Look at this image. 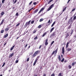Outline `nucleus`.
Here are the masks:
<instances>
[{
	"mask_svg": "<svg viewBox=\"0 0 76 76\" xmlns=\"http://www.w3.org/2000/svg\"><path fill=\"white\" fill-rule=\"evenodd\" d=\"M40 57V56H38L37 58H36V60H35L34 64H33V66H35V64H36V63H37V60L39 59V58Z\"/></svg>",
	"mask_w": 76,
	"mask_h": 76,
	"instance_id": "nucleus-1",
	"label": "nucleus"
},
{
	"mask_svg": "<svg viewBox=\"0 0 76 76\" xmlns=\"http://www.w3.org/2000/svg\"><path fill=\"white\" fill-rule=\"evenodd\" d=\"M54 4H52L50 6V7L48 8V9L47 10V11H49V10H51L52 8L53 7V6H54Z\"/></svg>",
	"mask_w": 76,
	"mask_h": 76,
	"instance_id": "nucleus-2",
	"label": "nucleus"
},
{
	"mask_svg": "<svg viewBox=\"0 0 76 76\" xmlns=\"http://www.w3.org/2000/svg\"><path fill=\"white\" fill-rule=\"evenodd\" d=\"M72 17H71L69 20L68 21V23H70V22H71V23H73V20H72Z\"/></svg>",
	"mask_w": 76,
	"mask_h": 76,
	"instance_id": "nucleus-3",
	"label": "nucleus"
},
{
	"mask_svg": "<svg viewBox=\"0 0 76 76\" xmlns=\"http://www.w3.org/2000/svg\"><path fill=\"white\" fill-rule=\"evenodd\" d=\"M58 48H57L56 50H55V51H54L53 52V53L52 54V55H53L55 53V54H56L57 53V51H58Z\"/></svg>",
	"mask_w": 76,
	"mask_h": 76,
	"instance_id": "nucleus-4",
	"label": "nucleus"
},
{
	"mask_svg": "<svg viewBox=\"0 0 76 76\" xmlns=\"http://www.w3.org/2000/svg\"><path fill=\"white\" fill-rule=\"evenodd\" d=\"M56 32L54 31L53 32V34L51 35V36H50V37H53L54 36H55L56 35Z\"/></svg>",
	"mask_w": 76,
	"mask_h": 76,
	"instance_id": "nucleus-5",
	"label": "nucleus"
},
{
	"mask_svg": "<svg viewBox=\"0 0 76 76\" xmlns=\"http://www.w3.org/2000/svg\"><path fill=\"white\" fill-rule=\"evenodd\" d=\"M44 9H45V8L44 7L42 8L41 9V10L39 12L38 14H39V13H41V12H42V11H43V10H44Z\"/></svg>",
	"mask_w": 76,
	"mask_h": 76,
	"instance_id": "nucleus-6",
	"label": "nucleus"
},
{
	"mask_svg": "<svg viewBox=\"0 0 76 76\" xmlns=\"http://www.w3.org/2000/svg\"><path fill=\"white\" fill-rule=\"evenodd\" d=\"M48 44V39H46L45 40V45H47Z\"/></svg>",
	"mask_w": 76,
	"mask_h": 76,
	"instance_id": "nucleus-7",
	"label": "nucleus"
},
{
	"mask_svg": "<svg viewBox=\"0 0 76 76\" xmlns=\"http://www.w3.org/2000/svg\"><path fill=\"white\" fill-rule=\"evenodd\" d=\"M62 53L63 54H64V51H65L64 48V47H62Z\"/></svg>",
	"mask_w": 76,
	"mask_h": 76,
	"instance_id": "nucleus-8",
	"label": "nucleus"
},
{
	"mask_svg": "<svg viewBox=\"0 0 76 76\" xmlns=\"http://www.w3.org/2000/svg\"><path fill=\"white\" fill-rule=\"evenodd\" d=\"M31 22V20L29 21L28 22H27L26 24V25L27 26V25H29V24H30V23Z\"/></svg>",
	"mask_w": 76,
	"mask_h": 76,
	"instance_id": "nucleus-9",
	"label": "nucleus"
},
{
	"mask_svg": "<svg viewBox=\"0 0 76 76\" xmlns=\"http://www.w3.org/2000/svg\"><path fill=\"white\" fill-rule=\"evenodd\" d=\"M39 53H40V51L39 50H37L34 52V53L37 55H38V54Z\"/></svg>",
	"mask_w": 76,
	"mask_h": 76,
	"instance_id": "nucleus-10",
	"label": "nucleus"
},
{
	"mask_svg": "<svg viewBox=\"0 0 76 76\" xmlns=\"http://www.w3.org/2000/svg\"><path fill=\"white\" fill-rule=\"evenodd\" d=\"M4 22V19H3L2 20L0 24V26H1V25H2L3 23V22Z\"/></svg>",
	"mask_w": 76,
	"mask_h": 76,
	"instance_id": "nucleus-11",
	"label": "nucleus"
},
{
	"mask_svg": "<svg viewBox=\"0 0 76 76\" xmlns=\"http://www.w3.org/2000/svg\"><path fill=\"white\" fill-rule=\"evenodd\" d=\"M14 55V53H12V54H11L9 56V58H11Z\"/></svg>",
	"mask_w": 76,
	"mask_h": 76,
	"instance_id": "nucleus-12",
	"label": "nucleus"
},
{
	"mask_svg": "<svg viewBox=\"0 0 76 76\" xmlns=\"http://www.w3.org/2000/svg\"><path fill=\"white\" fill-rule=\"evenodd\" d=\"M47 34V31L45 32L44 33H43L42 35V37H44V36H45V35H46V34Z\"/></svg>",
	"mask_w": 76,
	"mask_h": 76,
	"instance_id": "nucleus-13",
	"label": "nucleus"
},
{
	"mask_svg": "<svg viewBox=\"0 0 76 76\" xmlns=\"http://www.w3.org/2000/svg\"><path fill=\"white\" fill-rule=\"evenodd\" d=\"M8 36V34H6V35H4V38H7V37Z\"/></svg>",
	"mask_w": 76,
	"mask_h": 76,
	"instance_id": "nucleus-14",
	"label": "nucleus"
},
{
	"mask_svg": "<svg viewBox=\"0 0 76 76\" xmlns=\"http://www.w3.org/2000/svg\"><path fill=\"white\" fill-rule=\"evenodd\" d=\"M69 44H70V43L69 42H67L66 46V48H68V47H69Z\"/></svg>",
	"mask_w": 76,
	"mask_h": 76,
	"instance_id": "nucleus-15",
	"label": "nucleus"
},
{
	"mask_svg": "<svg viewBox=\"0 0 76 76\" xmlns=\"http://www.w3.org/2000/svg\"><path fill=\"white\" fill-rule=\"evenodd\" d=\"M58 60H59V61H61V57H60V55L58 56Z\"/></svg>",
	"mask_w": 76,
	"mask_h": 76,
	"instance_id": "nucleus-16",
	"label": "nucleus"
},
{
	"mask_svg": "<svg viewBox=\"0 0 76 76\" xmlns=\"http://www.w3.org/2000/svg\"><path fill=\"white\" fill-rule=\"evenodd\" d=\"M15 47V45H13V46L12 47V48H10V51H12V50H13V48H14V47Z\"/></svg>",
	"mask_w": 76,
	"mask_h": 76,
	"instance_id": "nucleus-17",
	"label": "nucleus"
},
{
	"mask_svg": "<svg viewBox=\"0 0 76 76\" xmlns=\"http://www.w3.org/2000/svg\"><path fill=\"white\" fill-rule=\"evenodd\" d=\"M38 11V9H37L36 10H35V11L34 12V14H35V13H37V12Z\"/></svg>",
	"mask_w": 76,
	"mask_h": 76,
	"instance_id": "nucleus-18",
	"label": "nucleus"
},
{
	"mask_svg": "<svg viewBox=\"0 0 76 76\" xmlns=\"http://www.w3.org/2000/svg\"><path fill=\"white\" fill-rule=\"evenodd\" d=\"M76 64V62H74L72 63V66H74V65Z\"/></svg>",
	"mask_w": 76,
	"mask_h": 76,
	"instance_id": "nucleus-19",
	"label": "nucleus"
},
{
	"mask_svg": "<svg viewBox=\"0 0 76 76\" xmlns=\"http://www.w3.org/2000/svg\"><path fill=\"white\" fill-rule=\"evenodd\" d=\"M37 55L36 54H35V53H34L32 57L33 58L35 57Z\"/></svg>",
	"mask_w": 76,
	"mask_h": 76,
	"instance_id": "nucleus-20",
	"label": "nucleus"
},
{
	"mask_svg": "<svg viewBox=\"0 0 76 76\" xmlns=\"http://www.w3.org/2000/svg\"><path fill=\"white\" fill-rule=\"evenodd\" d=\"M54 27L52 28L50 30V32H52L54 30Z\"/></svg>",
	"mask_w": 76,
	"mask_h": 76,
	"instance_id": "nucleus-21",
	"label": "nucleus"
},
{
	"mask_svg": "<svg viewBox=\"0 0 76 76\" xmlns=\"http://www.w3.org/2000/svg\"><path fill=\"white\" fill-rule=\"evenodd\" d=\"M56 23V21L54 22L51 25V27H53L55 24Z\"/></svg>",
	"mask_w": 76,
	"mask_h": 76,
	"instance_id": "nucleus-22",
	"label": "nucleus"
},
{
	"mask_svg": "<svg viewBox=\"0 0 76 76\" xmlns=\"http://www.w3.org/2000/svg\"><path fill=\"white\" fill-rule=\"evenodd\" d=\"M9 28H7L5 29V31H8L9 30Z\"/></svg>",
	"mask_w": 76,
	"mask_h": 76,
	"instance_id": "nucleus-23",
	"label": "nucleus"
},
{
	"mask_svg": "<svg viewBox=\"0 0 76 76\" xmlns=\"http://www.w3.org/2000/svg\"><path fill=\"white\" fill-rule=\"evenodd\" d=\"M66 50L68 52L70 51H71V48H68Z\"/></svg>",
	"mask_w": 76,
	"mask_h": 76,
	"instance_id": "nucleus-24",
	"label": "nucleus"
},
{
	"mask_svg": "<svg viewBox=\"0 0 76 76\" xmlns=\"http://www.w3.org/2000/svg\"><path fill=\"white\" fill-rule=\"evenodd\" d=\"M71 25H72V24H71L69 26V27L68 28V29H70V28H71Z\"/></svg>",
	"mask_w": 76,
	"mask_h": 76,
	"instance_id": "nucleus-25",
	"label": "nucleus"
},
{
	"mask_svg": "<svg viewBox=\"0 0 76 76\" xmlns=\"http://www.w3.org/2000/svg\"><path fill=\"white\" fill-rule=\"evenodd\" d=\"M58 76H63V75H62V74H61V73H60L58 75Z\"/></svg>",
	"mask_w": 76,
	"mask_h": 76,
	"instance_id": "nucleus-26",
	"label": "nucleus"
},
{
	"mask_svg": "<svg viewBox=\"0 0 76 76\" xmlns=\"http://www.w3.org/2000/svg\"><path fill=\"white\" fill-rule=\"evenodd\" d=\"M68 68L69 69H70L72 68V66L70 65H68Z\"/></svg>",
	"mask_w": 76,
	"mask_h": 76,
	"instance_id": "nucleus-27",
	"label": "nucleus"
},
{
	"mask_svg": "<svg viewBox=\"0 0 76 76\" xmlns=\"http://www.w3.org/2000/svg\"><path fill=\"white\" fill-rule=\"evenodd\" d=\"M4 14V12H1V16H3Z\"/></svg>",
	"mask_w": 76,
	"mask_h": 76,
	"instance_id": "nucleus-28",
	"label": "nucleus"
},
{
	"mask_svg": "<svg viewBox=\"0 0 76 76\" xmlns=\"http://www.w3.org/2000/svg\"><path fill=\"white\" fill-rule=\"evenodd\" d=\"M69 36V33H67L66 35V37L67 38V37H68Z\"/></svg>",
	"mask_w": 76,
	"mask_h": 76,
	"instance_id": "nucleus-29",
	"label": "nucleus"
},
{
	"mask_svg": "<svg viewBox=\"0 0 76 76\" xmlns=\"http://www.w3.org/2000/svg\"><path fill=\"white\" fill-rule=\"evenodd\" d=\"M66 8H67V7H65L64 8L63 10V12H64V11L66 10Z\"/></svg>",
	"mask_w": 76,
	"mask_h": 76,
	"instance_id": "nucleus-30",
	"label": "nucleus"
},
{
	"mask_svg": "<svg viewBox=\"0 0 76 76\" xmlns=\"http://www.w3.org/2000/svg\"><path fill=\"white\" fill-rule=\"evenodd\" d=\"M74 31H73V30H72L71 31V35H72V34H73V32H74Z\"/></svg>",
	"mask_w": 76,
	"mask_h": 76,
	"instance_id": "nucleus-31",
	"label": "nucleus"
},
{
	"mask_svg": "<svg viewBox=\"0 0 76 76\" xmlns=\"http://www.w3.org/2000/svg\"><path fill=\"white\" fill-rule=\"evenodd\" d=\"M54 41H53L51 43V44H50L51 46L52 45H53V43H54Z\"/></svg>",
	"mask_w": 76,
	"mask_h": 76,
	"instance_id": "nucleus-32",
	"label": "nucleus"
},
{
	"mask_svg": "<svg viewBox=\"0 0 76 76\" xmlns=\"http://www.w3.org/2000/svg\"><path fill=\"white\" fill-rule=\"evenodd\" d=\"M43 20H44V19L42 18L40 20L39 22H42V21H43Z\"/></svg>",
	"mask_w": 76,
	"mask_h": 76,
	"instance_id": "nucleus-33",
	"label": "nucleus"
},
{
	"mask_svg": "<svg viewBox=\"0 0 76 76\" xmlns=\"http://www.w3.org/2000/svg\"><path fill=\"white\" fill-rule=\"evenodd\" d=\"M76 16H74V17L73 18V20H76Z\"/></svg>",
	"mask_w": 76,
	"mask_h": 76,
	"instance_id": "nucleus-34",
	"label": "nucleus"
},
{
	"mask_svg": "<svg viewBox=\"0 0 76 76\" xmlns=\"http://www.w3.org/2000/svg\"><path fill=\"white\" fill-rule=\"evenodd\" d=\"M4 30H1V34H3L4 32Z\"/></svg>",
	"mask_w": 76,
	"mask_h": 76,
	"instance_id": "nucleus-35",
	"label": "nucleus"
},
{
	"mask_svg": "<svg viewBox=\"0 0 76 76\" xmlns=\"http://www.w3.org/2000/svg\"><path fill=\"white\" fill-rule=\"evenodd\" d=\"M37 31L36 30H34L33 32V34H35V33L36 32H37Z\"/></svg>",
	"mask_w": 76,
	"mask_h": 76,
	"instance_id": "nucleus-36",
	"label": "nucleus"
},
{
	"mask_svg": "<svg viewBox=\"0 0 76 76\" xmlns=\"http://www.w3.org/2000/svg\"><path fill=\"white\" fill-rule=\"evenodd\" d=\"M38 28H41V25H39L38 27Z\"/></svg>",
	"mask_w": 76,
	"mask_h": 76,
	"instance_id": "nucleus-37",
	"label": "nucleus"
},
{
	"mask_svg": "<svg viewBox=\"0 0 76 76\" xmlns=\"http://www.w3.org/2000/svg\"><path fill=\"white\" fill-rule=\"evenodd\" d=\"M64 61V58H63L62 59V60H61V62H63Z\"/></svg>",
	"mask_w": 76,
	"mask_h": 76,
	"instance_id": "nucleus-38",
	"label": "nucleus"
},
{
	"mask_svg": "<svg viewBox=\"0 0 76 76\" xmlns=\"http://www.w3.org/2000/svg\"><path fill=\"white\" fill-rule=\"evenodd\" d=\"M34 20H32L31 21V24H33V23H34Z\"/></svg>",
	"mask_w": 76,
	"mask_h": 76,
	"instance_id": "nucleus-39",
	"label": "nucleus"
},
{
	"mask_svg": "<svg viewBox=\"0 0 76 76\" xmlns=\"http://www.w3.org/2000/svg\"><path fill=\"white\" fill-rule=\"evenodd\" d=\"M32 1H31L29 4V6H31V4H32Z\"/></svg>",
	"mask_w": 76,
	"mask_h": 76,
	"instance_id": "nucleus-40",
	"label": "nucleus"
},
{
	"mask_svg": "<svg viewBox=\"0 0 76 76\" xmlns=\"http://www.w3.org/2000/svg\"><path fill=\"white\" fill-rule=\"evenodd\" d=\"M20 24V23H18L17 25H16V26H18Z\"/></svg>",
	"mask_w": 76,
	"mask_h": 76,
	"instance_id": "nucleus-41",
	"label": "nucleus"
},
{
	"mask_svg": "<svg viewBox=\"0 0 76 76\" xmlns=\"http://www.w3.org/2000/svg\"><path fill=\"white\" fill-rule=\"evenodd\" d=\"M16 16H19V14H18V12L16 13Z\"/></svg>",
	"mask_w": 76,
	"mask_h": 76,
	"instance_id": "nucleus-42",
	"label": "nucleus"
},
{
	"mask_svg": "<svg viewBox=\"0 0 76 76\" xmlns=\"http://www.w3.org/2000/svg\"><path fill=\"white\" fill-rule=\"evenodd\" d=\"M5 65V62L4 63V64H3V65L2 66V67H4V65Z\"/></svg>",
	"mask_w": 76,
	"mask_h": 76,
	"instance_id": "nucleus-43",
	"label": "nucleus"
},
{
	"mask_svg": "<svg viewBox=\"0 0 76 76\" xmlns=\"http://www.w3.org/2000/svg\"><path fill=\"white\" fill-rule=\"evenodd\" d=\"M76 10V8H74L73 10H72V12H73V11H75Z\"/></svg>",
	"mask_w": 76,
	"mask_h": 76,
	"instance_id": "nucleus-44",
	"label": "nucleus"
},
{
	"mask_svg": "<svg viewBox=\"0 0 76 76\" xmlns=\"http://www.w3.org/2000/svg\"><path fill=\"white\" fill-rule=\"evenodd\" d=\"M33 4L34 5H36L37 4V2H34L33 3Z\"/></svg>",
	"mask_w": 76,
	"mask_h": 76,
	"instance_id": "nucleus-45",
	"label": "nucleus"
},
{
	"mask_svg": "<svg viewBox=\"0 0 76 76\" xmlns=\"http://www.w3.org/2000/svg\"><path fill=\"white\" fill-rule=\"evenodd\" d=\"M5 1V0H2V3L4 4V1Z\"/></svg>",
	"mask_w": 76,
	"mask_h": 76,
	"instance_id": "nucleus-46",
	"label": "nucleus"
},
{
	"mask_svg": "<svg viewBox=\"0 0 76 76\" xmlns=\"http://www.w3.org/2000/svg\"><path fill=\"white\" fill-rule=\"evenodd\" d=\"M16 1H17V0H15V1L13 2V4H15V3H16Z\"/></svg>",
	"mask_w": 76,
	"mask_h": 76,
	"instance_id": "nucleus-47",
	"label": "nucleus"
},
{
	"mask_svg": "<svg viewBox=\"0 0 76 76\" xmlns=\"http://www.w3.org/2000/svg\"><path fill=\"white\" fill-rule=\"evenodd\" d=\"M18 62H19V61L17 60L15 61V63H18Z\"/></svg>",
	"mask_w": 76,
	"mask_h": 76,
	"instance_id": "nucleus-48",
	"label": "nucleus"
},
{
	"mask_svg": "<svg viewBox=\"0 0 76 76\" xmlns=\"http://www.w3.org/2000/svg\"><path fill=\"white\" fill-rule=\"evenodd\" d=\"M29 58H28L27 59V61H29Z\"/></svg>",
	"mask_w": 76,
	"mask_h": 76,
	"instance_id": "nucleus-49",
	"label": "nucleus"
},
{
	"mask_svg": "<svg viewBox=\"0 0 76 76\" xmlns=\"http://www.w3.org/2000/svg\"><path fill=\"white\" fill-rule=\"evenodd\" d=\"M37 38H38V37L37 36H36L34 38V39H37Z\"/></svg>",
	"mask_w": 76,
	"mask_h": 76,
	"instance_id": "nucleus-50",
	"label": "nucleus"
},
{
	"mask_svg": "<svg viewBox=\"0 0 76 76\" xmlns=\"http://www.w3.org/2000/svg\"><path fill=\"white\" fill-rule=\"evenodd\" d=\"M55 76V75L54 74H52L51 76Z\"/></svg>",
	"mask_w": 76,
	"mask_h": 76,
	"instance_id": "nucleus-51",
	"label": "nucleus"
},
{
	"mask_svg": "<svg viewBox=\"0 0 76 76\" xmlns=\"http://www.w3.org/2000/svg\"><path fill=\"white\" fill-rule=\"evenodd\" d=\"M50 3H51V1H49L48 3V4H50Z\"/></svg>",
	"mask_w": 76,
	"mask_h": 76,
	"instance_id": "nucleus-52",
	"label": "nucleus"
},
{
	"mask_svg": "<svg viewBox=\"0 0 76 76\" xmlns=\"http://www.w3.org/2000/svg\"><path fill=\"white\" fill-rule=\"evenodd\" d=\"M41 47H42V45H40L39 48V49H40V48H41Z\"/></svg>",
	"mask_w": 76,
	"mask_h": 76,
	"instance_id": "nucleus-53",
	"label": "nucleus"
},
{
	"mask_svg": "<svg viewBox=\"0 0 76 76\" xmlns=\"http://www.w3.org/2000/svg\"><path fill=\"white\" fill-rule=\"evenodd\" d=\"M61 58H63V55H61Z\"/></svg>",
	"mask_w": 76,
	"mask_h": 76,
	"instance_id": "nucleus-54",
	"label": "nucleus"
},
{
	"mask_svg": "<svg viewBox=\"0 0 76 76\" xmlns=\"http://www.w3.org/2000/svg\"><path fill=\"white\" fill-rule=\"evenodd\" d=\"M50 20H49L48 22V23H50Z\"/></svg>",
	"mask_w": 76,
	"mask_h": 76,
	"instance_id": "nucleus-55",
	"label": "nucleus"
},
{
	"mask_svg": "<svg viewBox=\"0 0 76 76\" xmlns=\"http://www.w3.org/2000/svg\"><path fill=\"white\" fill-rule=\"evenodd\" d=\"M1 7V4H0V9Z\"/></svg>",
	"mask_w": 76,
	"mask_h": 76,
	"instance_id": "nucleus-56",
	"label": "nucleus"
},
{
	"mask_svg": "<svg viewBox=\"0 0 76 76\" xmlns=\"http://www.w3.org/2000/svg\"><path fill=\"white\" fill-rule=\"evenodd\" d=\"M27 46H28V44H27L26 45V46H25V48H26V47H27Z\"/></svg>",
	"mask_w": 76,
	"mask_h": 76,
	"instance_id": "nucleus-57",
	"label": "nucleus"
},
{
	"mask_svg": "<svg viewBox=\"0 0 76 76\" xmlns=\"http://www.w3.org/2000/svg\"><path fill=\"white\" fill-rule=\"evenodd\" d=\"M43 76H46V74H44Z\"/></svg>",
	"mask_w": 76,
	"mask_h": 76,
	"instance_id": "nucleus-58",
	"label": "nucleus"
},
{
	"mask_svg": "<svg viewBox=\"0 0 76 76\" xmlns=\"http://www.w3.org/2000/svg\"><path fill=\"white\" fill-rule=\"evenodd\" d=\"M6 43H4V46H5V45H6Z\"/></svg>",
	"mask_w": 76,
	"mask_h": 76,
	"instance_id": "nucleus-59",
	"label": "nucleus"
},
{
	"mask_svg": "<svg viewBox=\"0 0 76 76\" xmlns=\"http://www.w3.org/2000/svg\"><path fill=\"white\" fill-rule=\"evenodd\" d=\"M20 38V37H18L17 38V39H18V38Z\"/></svg>",
	"mask_w": 76,
	"mask_h": 76,
	"instance_id": "nucleus-60",
	"label": "nucleus"
},
{
	"mask_svg": "<svg viewBox=\"0 0 76 76\" xmlns=\"http://www.w3.org/2000/svg\"><path fill=\"white\" fill-rule=\"evenodd\" d=\"M34 9V7L32 8L31 9H30V10H32V9Z\"/></svg>",
	"mask_w": 76,
	"mask_h": 76,
	"instance_id": "nucleus-61",
	"label": "nucleus"
},
{
	"mask_svg": "<svg viewBox=\"0 0 76 76\" xmlns=\"http://www.w3.org/2000/svg\"><path fill=\"white\" fill-rule=\"evenodd\" d=\"M34 9V7L32 8L31 9H30V10H32V9Z\"/></svg>",
	"mask_w": 76,
	"mask_h": 76,
	"instance_id": "nucleus-62",
	"label": "nucleus"
},
{
	"mask_svg": "<svg viewBox=\"0 0 76 76\" xmlns=\"http://www.w3.org/2000/svg\"><path fill=\"white\" fill-rule=\"evenodd\" d=\"M31 9H30V10H28V12H30V11H31Z\"/></svg>",
	"mask_w": 76,
	"mask_h": 76,
	"instance_id": "nucleus-63",
	"label": "nucleus"
},
{
	"mask_svg": "<svg viewBox=\"0 0 76 76\" xmlns=\"http://www.w3.org/2000/svg\"><path fill=\"white\" fill-rule=\"evenodd\" d=\"M76 15V13H75V14L74 15V16H75Z\"/></svg>",
	"mask_w": 76,
	"mask_h": 76,
	"instance_id": "nucleus-64",
	"label": "nucleus"
}]
</instances>
